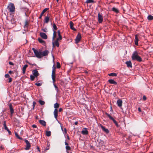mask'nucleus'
<instances>
[{"label":"nucleus","instance_id":"48","mask_svg":"<svg viewBox=\"0 0 153 153\" xmlns=\"http://www.w3.org/2000/svg\"><path fill=\"white\" fill-rule=\"evenodd\" d=\"M5 77L6 78H9L10 76L8 74H6L5 75Z\"/></svg>","mask_w":153,"mask_h":153},{"label":"nucleus","instance_id":"32","mask_svg":"<svg viewBox=\"0 0 153 153\" xmlns=\"http://www.w3.org/2000/svg\"><path fill=\"white\" fill-rule=\"evenodd\" d=\"M56 37V32L53 30V36L52 37V40L53 41L55 38Z\"/></svg>","mask_w":153,"mask_h":153},{"label":"nucleus","instance_id":"47","mask_svg":"<svg viewBox=\"0 0 153 153\" xmlns=\"http://www.w3.org/2000/svg\"><path fill=\"white\" fill-rule=\"evenodd\" d=\"M36 104V102H35L34 101L33 102V109H34V107L35 106Z\"/></svg>","mask_w":153,"mask_h":153},{"label":"nucleus","instance_id":"43","mask_svg":"<svg viewBox=\"0 0 153 153\" xmlns=\"http://www.w3.org/2000/svg\"><path fill=\"white\" fill-rule=\"evenodd\" d=\"M54 86L55 88V90L57 92H58L59 91V89L58 87L56 85L54 84Z\"/></svg>","mask_w":153,"mask_h":153},{"label":"nucleus","instance_id":"24","mask_svg":"<svg viewBox=\"0 0 153 153\" xmlns=\"http://www.w3.org/2000/svg\"><path fill=\"white\" fill-rule=\"evenodd\" d=\"M56 69V68L55 66L54 65L52 67V75H55Z\"/></svg>","mask_w":153,"mask_h":153},{"label":"nucleus","instance_id":"62","mask_svg":"<svg viewBox=\"0 0 153 153\" xmlns=\"http://www.w3.org/2000/svg\"><path fill=\"white\" fill-rule=\"evenodd\" d=\"M25 15L27 17L29 16V15L27 13V12H25Z\"/></svg>","mask_w":153,"mask_h":153},{"label":"nucleus","instance_id":"52","mask_svg":"<svg viewBox=\"0 0 153 153\" xmlns=\"http://www.w3.org/2000/svg\"><path fill=\"white\" fill-rule=\"evenodd\" d=\"M62 130L63 131H64L65 132V133H67V131H66V129L65 128L64 129V130H63V129L62 128Z\"/></svg>","mask_w":153,"mask_h":153},{"label":"nucleus","instance_id":"11","mask_svg":"<svg viewBox=\"0 0 153 153\" xmlns=\"http://www.w3.org/2000/svg\"><path fill=\"white\" fill-rule=\"evenodd\" d=\"M32 72L33 75L36 77H37L39 74L38 71L36 69L33 70Z\"/></svg>","mask_w":153,"mask_h":153},{"label":"nucleus","instance_id":"60","mask_svg":"<svg viewBox=\"0 0 153 153\" xmlns=\"http://www.w3.org/2000/svg\"><path fill=\"white\" fill-rule=\"evenodd\" d=\"M8 73L9 74H12L13 73V71H9Z\"/></svg>","mask_w":153,"mask_h":153},{"label":"nucleus","instance_id":"21","mask_svg":"<svg viewBox=\"0 0 153 153\" xmlns=\"http://www.w3.org/2000/svg\"><path fill=\"white\" fill-rule=\"evenodd\" d=\"M57 33H58L59 37L56 39H57V40H61L62 39V36L60 35V30H58Z\"/></svg>","mask_w":153,"mask_h":153},{"label":"nucleus","instance_id":"50","mask_svg":"<svg viewBox=\"0 0 153 153\" xmlns=\"http://www.w3.org/2000/svg\"><path fill=\"white\" fill-rule=\"evenodd\" d=\"M8 79H9V81H8L9 82H10L12 81V78H9Z\"/></svg>","mask_w":153,"mask_h":153},{"label":"nucleus","instance_id":"16","mask_svg":"<svg viewBox=\"0 0 153 153\" xmlns=\"http://www.w3.org/2000/svg\"><path fill=\"white\" fill-rule=\"evenodd\" d=\"M70 28L74 31H76V29L74 27V23L72 21H71L70 22Z\"/></svg>","mask_w":153,"mask_h":153},{"label":"nucleus","instance_id":"42","mask_svg":"<svg viewBox=\"0 0 153 153\" xmlns=\"http://www.w3.org/2000/svg\"><path fill=\"white\" fill-rule=\"evenodd\" d=\"M35 76L34 75H30V79L31 81H33L35 78Z\"/></svg>","mask_w":153,"mask_h":153},{"label":"nucleus","instance_id":"49","mask_svg":"<svg viewBox=\"0 0 153 153\" xmlns=\"http://www.w3.org/2000/svg\"><path fill=\"white\" fill-rule=\"evenodd\" d=\"M9 64L10 65H14V64L11 62H9Z\"/></svg>","mask_w":153,"mask_h":153},{"label":"nucleus","instance_id":"10","mask_svg":"<svg viewBox=\"0 0 153 153\" xmlns=\"http://www.w3.org/2000/svg\"><path fill=\"white\" fill-rule=\"evenodd\" d=\"M49 9L48 8H46L44 9L42 11L39 17V18L40 19H41L42 16H43L44 13L48 10Z\"/></svg>","mask_w":153,"mask_h":153},{"label":"nucleus","instance_id":"63","mask_svg":"<svg viewBox=\"0 0 153 153\" xmlns=\"http://www.w3.org/2000/svg\"><path fill=\"white\" fill-rule=\"evenodd\" d=\"M65 145H66V146H68V143L66 142V141L65 142Z\"/></svg>","mask_w":153,"mask_h":153},{"label":"nucleus","instance_id":"31","mask_svg":"<svg viewBox=\"0 0 153 153\" xmlns=\"http://www.w3.org/2000/svg\"><path fill=\"white\" fill-rule=\"evenodd\" d=\"M38 40L40 43H42L43 45L45 44V41L42 39L39 38H38Z\"/></svg>","mask_w":153,"mask_h":153},{"label":"nucleus","instance_id":"9","mask_svg":"<svg viewBox=\"0 0 153 153\" xmlns=\"http://www.w3.org/2000/svg\"><path fill=\"white\" fill-rule=\"evenodd\" d=\"M40 35L42 38L44 39H47L48 37L47 35L44 33H40Z\"/></svg>","mask_w":153,"mask_h":153},{"label":"nucleus","instance_id":"25","mask_svg":"<svg viewBox=\"0 0 153 153\" xmlns=\"http://www.w3.org/2000/svg\"><path fill=\"white\" fill-rule=\"evenodd\" d=\"M85 130H83L82 131L81 133L83 135H88V131L86 130V128H85Z\"/></svg>","mask_w":153,"mask_h":153},{"label":"nucleus","instance_id":"41","mask_svg":"<svg viewBox=\"0 0 153 153\" xmlns=\"http://www.w3.org/2000/svg\"><path fill=\"white\" fill-rule=\"evenodd\" d=\"M53 30H56L57 29V27L55 25V23H53Z\"/></svg>","mask_w":153,"mask_h":153},{"label":"nucleus","instance_id":"64","mask_svg":"<svg viewBox=\"0 0 153 153\" xmlns=\"http://www.w3.org/2000/svg\"><path fill=\"white\" fill-rule=\"evenodd\" d=\"M78 122H75L74 123V124L75 125H77V124H78Z\"/></svg>","mask_w":153,"mask_h":153},{"label":"nucleus","instance_id":"37","mask_svg":"<svg viewBox=\"0 0 153 153\" xmlns=\"http://www.w3.org/2000/svg\"><path fill=\"white\" fill-rule=\"evenodd\" d=\"M59 106V105L57 103H56L54 104V108L55 109H57L58 108Z\"/></svg>","mask_w":153,"mask_h":153},{"label":"nucleus","instance_id":"40","mask_svg":"<svg viewBox=\"0 0 153 153\" xmlns=\"http://www.w3.org/2000/svg\"><path fill=\"white\" fill-rule=\"evenodd\" d=\"M39 102L41 105H44L45 104V102L41 100H39Z\"/></svg>","mask_w":153,"mask_h":153},{"label":"nucleus","instance_id":"2","mask_svg":"<svg viewBox=\"0 0 153 153\" xmlns=\"http://www.w3.org/2000/svg\"><path fill=\"white\" fill-rule=\"evenodd\" d=\"M32 50L33 51L36 56L37 58H42L41 51L39 52L37 50L33 48H32Z\"/></svg>","mask_w":153,"mask_h":153},{"label":"nucleus","instance_id":"22","mask_svg":"<svg viewBox=\"0 0 153 153\" xmlns=\"http://www.w3.org/2000/svg\"><path fill=\"white\" fill-rule=\"evenodd\" d=\"M126 63L128 67H132V63L130 61L126 62Z\"/></svg>","mask_w":153,"mask_h":153},{"label":"nucleus","instance_id":"4","mask_svg":"<svg viewBox=\"0 0 153 153\" xmlns=\"http://www.w3.org/2000/svg\"><path fill=\"white\" fill-rule=\"evenodd\" d=\"M103 15L102 13L100 12H99L98 13V21L99 23H101L103 21Z\"/></svg>","mask_w":153,"mask_h":153},{"label":"nucleus","instance_id":"30","mask_svg":"<svg viewBox=\"0 0 153 153\" xmlns=\"http://www.w3.org/2000/svg\"><path fill=\"white\" fill-rule=\"evenodd\" d=\"M112 10L113 11L117 13H119V12L118 10L114 7L112 8Z\"/></svg>","mask_w":153,"mask_h":153},{"label":"nucleus","instance_id":"19","mask_svg":"<svg viewBox=\"0 0 153 153\" xmlns=\"http://www.w3.org/2000/svg\"><path fill=\"white\" fill-rule=\"evenodd\" d=\"M108 82L111 84H113L114 85H117V83L114 81V80L112 79H110L108 80Z\"/></svg>","mask_w":153,"mask_h":153},{"label":"nucleus","instance_id":"56","mask_svg":"<svg viewBox=\"0 0 153 153\" xmlns=\"http://www.w3.org/2000/svg\"><path fill=\"white\" fill-rule=\"evenodd\" d=\"M62 108H59V112H61L62 111Z\"/></svg>","mask_w":153,"mask_h":153},{"label":"nucleus","instance_id":"29","mask_svg":"<svg viewBox=\"0 0 153 153\" xmlns=\"http://www.w3.org/2000/svg\"><path fill=\"white\" fill-rule=\"evenodd\" d=\"M29 26V22L27 20H26L25 22V25L24 26V27H28Z\"/></svg>","mask_w":153,"mask_h":153},{"label":"nucleus","instance_id":"58","mask_svg":"<svg viewBox=\"0 0 153 153\" xmlns=\"http://www.w3.org/2000/svg\"><path fill=\"white\" fill-rule=\"evenodd\" d=\"M52 79V80H53V84H54V83L56 81V80H55V79Z\"/></svg>","mask_w":153,"mask_h":153},{"label":"nucleus","instance_id":"5","mask_svg":"<svg viewBox=\"0 0 153 153\" xmlns=\"http://www.w3.org/2000/svg\"><path fill=\"white\" fill-rule=\"evenodd\" d=\"M105 114L111 120H113V122L115 124L116 126L117 127H118L119 126L118 123L113 118L111 117L110 114H108L107 112H106L105 113Z\"/></svg>","mask_w":153,"mask_h":153},{"label":"nucleus","instance_id":"23","mask_svg":"<svg viewBox=\"0 0 153 153\" xmlns=\"http://www.w3.org/2000/svg\"><path fill=\"white\" fill-rule=\"evenodd\" d=\"M54 117L56 119L58 116V110L57 109H55L54 111Z\"/></svg>","mask_w":153,"mask_h":153},{"label":"nucleus","instance_id":"36","mask_svg":"<svg viewBox=\"0 0 153 153\" xmlns=\"http://www.w3.org/2000/svg\"><path fill=\"white\" fill-rule=\"evenodd\" d=\"M147 19L149 20H151L153 19V16L151 15H149L148 16Z\"/></svg>","mask_w":153,"mask_h":153},{"label":"nucleus","instance_id":"45","mask_svg":"<svg viewBox=\"0 0 153 153\" xmlns=\"http://www.w3.org/2000/svg\"><path fill=\"white\" fill-rule=\"evenodd\" d=\"M35 85L38 86H40L42 85V83H35Z\"/></svg>","mask_w":153,"mask_h":153},{"label":"nucleus","instance_id":"35","mask_svg":"<svg viewBox=\"0 0 153 153\" xmlns=\"http://www.w3.org/2000/svg\"><path fill=\"white\" fill-rule=\"evenodd\" d=\"M15 136H16V137H17V138H18V139H20V140H22V138L21 137H20L18 135V134L16 132H15Z\"/></svg>","mask_w":153,"mask_h":153},{"label":"nucleus","instance_id":"7","mask_svg":"<svg viewBox=\"0 0 153 153\" xmlns=\"http://www.w3.org/2000/svg\"><path fill=\"white\" fill-rule=\"evenodd\" d=\"M24 141L26 144V146L25 149L26 150H28L30 149L31 147V145L29 142L28 140L26 139H25Z\"/></svg>","mask_w":153,"mask_h":153},{"label":"nucleus","instance_id":"34","mask_svg":"<svg viewBox=\"0 0 153 153\" xmlns=\"http://www.w3.org/2000/svg\"><path fill=\"white\" fill-rule=\"evenodd\" d=\"M3 125L5 130L7 131V130H8V128L6 126V121H4V122Z\"/></svg>","mask_w":153,"mask_h":153},{"label":"nucleus","instance_id":"51","mask_svg":"<svg viewBox=\"0 0 153 153\" xmlns=\"http://www.w3.org/2000/svg\"><path fill=\"white\" fill-rule=\"evenodd\" d=\"M51 76H52V79H55V78H56V76H55V75H51Z\"/></svg>","mask_w":153,"mask_h":153},{"label":"nucleus","instance_id":"61","mask_svg":"<svg viewBox=\"0 0 153 153\" xmlns=\"http://www.w3.org/2000/svg\"><path fill=\"white\" fill-rule=\"evenodd\" d=\"M138 111L139 112H141V109H140V107H139V108H138Z\"/></svg>","mask_w":153,"mask_h":153},{"label":"nucleus","instance_id":"18","mask_svg":"<svg viewBox=\"0 0 153 153\" xmlns=\"http://www.w3.org/2000/svg\"><path fill=\"white\" fill-rule=\"evenodd\" d=\"M101 126L102 129L105 132H106L107 133H109V131L108 129L105 128V127L103 126L102 125H101Z\"/></svg>","mask_w":153,"mask_h":153},{"label":"nucleus","instance_id":"55","mask_svg":"<svg viewBox=\"0 0 153 153\" xmlns=\"http://www.w3.org/2000/svg\"><path fill=\"white\" fill-rule=\"evenodd\" d=\"M7 131L8 132V133L9 134V135H11V132L9 130V129H8V130H7Z\"/></svg>","mask_w":153,"mask_h":153},{"label":"nucleus","instance_id":"17","mask_svg":"<svg viewBox=\"0 0 153 153\" xmlns=\"http://www.w3.org/2000/svg\"><path fill=\"white\" fill-rule=\"evenodd\" d=\"M20 9L22 11H24L25 12H25H27L28 11V8H27L26 7H20Z\"/></svg>","mask_w":153,"mask_h":153},{"label":"nucleus","instance_id":"53","mask_svg":"<svg viewBox=\"0 0 153 153\" xmlns=\"http://www.w3.org/2000/svg\"><path fill=\"white\" fill-rule=\"evenodd\" d=\"M143 100H146V97L145 96H143Z\"/></svg>","mask_w":153,"mask_h":153},{"label":"nucleus","instance_id":"8","mask_svg":"<svg viewBox=\"0 0 153 153\" xmlns=\"http://www.w3.org/2000/svg\"><path fill=\"white\" fill-rule=\"evenodd\" d=\"M59 41V40H57V39H56L55 41L54 42H52L53 47H54L55 46H56L57 47L59 46V44L58 42V41Z\"/></svg>","mask_w":153,"mask_h":153},{"label":"nucleus","instance_id":"27","mask_svg":"<svg viewBox=\"0 0 153 153\" xmlns=\"http://www.w3.org/2000/svg\"><path fill=\"white\" fill-rule=\"evenodd\" d=\"M39 122L40 123L42 126H46V123L45 121L43 120H40Z\"/></svg>","mask_w":153,"mask_h":153},{"label":"nucleus","instance_id":"33","mask_svg":"<svg viewBox=\"0 0 153 153\" xmlns=\"http://www.w3.org/2000/svg\"><path fill=\"white\" fill-rule=\"evenodd\" d=\"M108 75L110 76H117V74L116 73H112L110 74H108Z\"/></svg>","mask_w":153,"mask_h":153},{"label":"nucleus","instance_id":"1","mask_svg":"<svg viewBox=\"0 0 153 153\" xmlns=\"http://www.w3.org/2000/svg\"><path fill=\"white\" fill-rule=\"evenodd\" d=\"M132 59L133 60H136L139 62H141L142 61V58L138 55L137 51H134L132 56Z\"/></svg>","mask_w":153,"mask_h":153},{"label":"nucleus","instance_id":"12","mask_svg":"<svg viewBox=\"0 0 153 153\" xmlns=\"http://www.w3.org/2000/svg\"><path fill=\"white\" fill-rule=\"evenodd\" d=\"M48 53L49 52L48 50H45L43 51V52L41 51L42 57L43 56H45L48 55Z\"/></svg>","mask_w":153,"mask_h":153},{"label":"nucleus","instance_id":"57","mask_svg":"<svg viewBox=\"0 0 153 153\" xmlns=\"http://www.w3.org/2000/svg\"><path fill=\"white\" fill-rule=\"evenodd\" d=\"M46 29H42V30L44 32H46L47 31H46Z\"/></svg>","mask_w":153,"mask_h":153},{"label":"nucleus","instance_id":"46","mask_svg":"<svg viewBox=\"0 0 153 153\" xmlns=\"http://www.w3.org/2000/svg\"><path fill=\"white\" fill-rule=\"evenodd\" d=\"M11 22L12 24H13L15 22V19L14 18H12L11 20Z\"/></svg>","mask_w":153,"mask_h":153},{"label":"nucleus","instance_id":"6","mask_svg":"<svg viewBox=\"0 0 153 153\" xmlns=\"http://www.w3.org/2000/svg\"><path fill=\"white\" fill-rule=\"evenodd\" d=\"M81 39V36L80 33H79L75 39V42L77 44L80 41Z\"/></svg>","mask_w":153,"mask_h":153},{"label":"nucleus","instance_id":"13","mask_svg":"<svg viewBox=\"0 0 153 153\" xmlns=\"http://www.w3.org/2000/svg\"><path fill=\"white\" fill-rule=\"evenodd\" d=\"M138 36L137 35H136L135 36V38L134 40V43L135 44L137 45H138Z\"/></svg>","mask_w":153,"mask_h":153},{"label":"nucleus","instance_id":"26","mask_svg":"<svg viewBox=\"0 0 153 153\" xmlns=\"http://www.w3.org/2000/svg\"><path fill=\"white\" fill-rule=\"evenodd\" d=\"M28 65H25L22 68V73L23 74H25V73L26 69Z\"/></svg>","mask_w":153,"mask_h":153},{"label":"nucleus","instance_id":"38","mask_svg":"<svg viewBox=\"0 0 153 153\" xmlns=\"http://www.w3.org/2000/svg\"><path fill=\"white\" fill-rule=\"evenodd\" d=\"M65 149L66 151L68 153V151H70L71 150V147L69 146H66Z\"/></svg>","mask_w":153,"mask_h":153},{"label":"nucleus","instance_id":"14","mask_svg":"<svg viewBox=\"0 0 153 153\" xmlns=\"http://www.w3.org/2000/svg\"><path fill=\"white\" fill-rule=\"evenodd\" d=\"M49 19L50 16L48 15L47 16H46L44 20V23H48L49 21Z\"/></svg>","mask_w":153,"mask_h":153},{"label":"nucleus","instance_id":"15","mask_svg":"<svg viewBox=\"0 0 153 153\" xmlns=\"http://www.w3.org/2000/svg\"><path fill=\"white\" fill-rule=\"evenodd\" d=\"M117 104L118 106L119 107H121L122 106V101L120 99L117 100Z\"/></svg>","mask_w":153,"mask_h":153},{"label":"nucleus","instance_id":"54","mask_svg":"<svg viewBox=\"0 0 153 153\" xmlns=\"http://www.w3.org/2000/svg\"><path fill=\"white\" fill-rule=\"evenodd\" d=\"M32 127L33 128H36L37 127V126L36 125H35V124H33V125H32Z\"/></svg>","mask_w":153,"mask_h":153},{"label":"nucleus","instance_id":"3","mask_svg":"<svg viewBox=\"0 0 153 153\" xmlns=\"http://www.w3.org/2000/svg\"><path fill=\"white\" fill-rule=\"evenodd\" d=\"M7 8L9 12L13 13L15 10V7L14 4L13 3H10L8 6Z\"/></svg>","mask_w":153,"mask_h":153},{"label":"nucleus","instance_id":"20","mask_svg":"<svg viewBox=\"0 0 153 153\" xmlns=\"http://www.w3.org/2000/svg\"><path fill=\"white\" fill-rule=\"evenodd\" d=\"M9 108L10 113H13L14 112V110L13 108L12 105L11 104L9 105Z\"/></svg>","mask_w":153,"mask_h":153},{"label":"nucleus","instance_id":"59","mask_svg":"<svg viewBox=\"0 0 153 153\" xmlns=\"http://www.w3.org/2000/svg\"><path fill=\"white\" fill-rule=\"evenodd\" d=\"M37 149L39 152H40V150L38 146H37Z\"/></svg>","mask_w":153,"mask_h":153},{"label":"nucleus","instance_id":"39","mask_svg":"<svg viewBox=\"0 0 153 153\" xmlns=\"http://www.w3.org/2000/svg\"><path fill=\"white\" fill-rule=\"evenodd\" d=\"M51 132L50 131H47L46 132V135L48 137H49L51 135Z\"/></svg>","mask_w":153,"mask_h":153},{"label":"nucleus","instance_id":"44","mask_svg":"<svg viewBox=\"0 0 153 153\" xmlns=\"http://www.w3.org/2000/svg\"><path fill=\"white\" fill-rule=\"evenodd\" d=\"M57 66L56 67L58 68H60V65L59 62H57L56 63Z\"/></svg>","mask_w":153,"mask_h":153},{"label":"nucleus","instance_id":"28","mask_svg":"<svg viewBox=\"0 0 153 153\" xmlns=\"http://www.w3.org/2000/svg\"><path fill=\"white\" fill-rule=\"evenodd\" d=\"M95 2L96 1L93 0H87L85 1V3L87 4L91 3H95Z\"/></svg>","mask_w":153,"mask_h":153}]
</instances>
